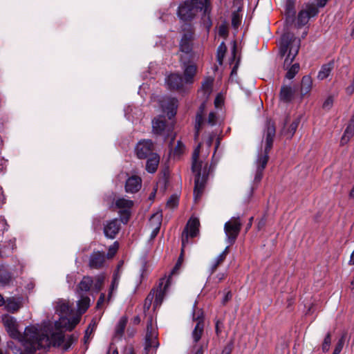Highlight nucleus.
<instances>
[{
  "mask_svg": "<svg viewBox=\"0 0 354 354\" xmlns=\"http://www.w3.org/2000/svg\"><path fill=\"white\" fill-rule=\"evenodd\" d=\"M199 11H203V17L207 19L212 24L210 13L212 4L210 0H185L180 3L177 10V16L183 23H192Z\"/></svg>",
  "mask_w": 354,
  "mask_h": 354,
  "instance_id": "nucleus-1",
  "label": "nucleus"
},
{
  "mask_svg": "<svg viewBox=\"0 0 354 354\" xmlns=\"http://www.w3.org/2000/svg\"><path fill=\"white\" fill-rule=\"evenodd\" d=\"M201 147V143H199L192 156V171L195 174L194 197L196 201L201 198L204 192L211 169V166L208 167L207 162L203 165V161L199 160Z\"/></svg>",
  "mask_w": 354,
  "mask_h": 354,
  "instance_id": "nucleus-2",
  "label": "nucleus"
},
{
  "mask_svg": "<svg viewBox=\"0 0 354 354\" xmlns=\"http://www.w3.org/2000/svg\"><path fill=\"white\" fill-rule=\"evenodd\" d=\"M276 129L274 122L268 118L266 120L263 130V138H265V149L258 156L257 160V168L264 170L269 160V153L273 146L275 137Z\"/></svg>",
  "mask_w": 354,
  "mask_h": 354,
  "instance_id": "nucleus-3",
  "label": "nucleus"
},
{
  "mask_svg": "<svg viewBox=\"0 0 354 354\" xmlns=\"http://www.w3.org/2000/svg\"><path fill=\"white\" fill-rule=\"evenodd\" d=\"M180 32L182 34L179 42V50L185 53L187 57L193 58L194 40L195 29L192 23H183L180 25Z\"/></svg>",
  "mask_w": 354,
  "mask_h": 354,
  "instance_id": "nucleus-4",
  "label": "nucleus"
},
{
  "mask_svg": "<svg viewBox=\"0 0 354 354\" xmlns=\"http://www.w3.org/2000/svg\"><path fill=\"white\" fill-rule=\"evenodd\" d=\"M37 338L39 342V345L43 348H49L51 346L59 347L64 343L65 336L64 333L60 332H53L50 335L41 333L37 328Z\"/></svg>",
  "mask_w": 354,
  "mask_h": 354,
  "instance_id": "nucleus-5",
  "label": "nucleus"
},
{
  "mask_svg": "<svg viewBox=\"0 0 354 354\" xmlns=\"http://www.w3.org/2000/svg\"><path fill=\"white\" fill-rule=\"evenodd\" d=\"M26 339L24 342V350L20 354H35L37 350L43 348L37 338V328L35 326H27L25 328Z\"/></svg>",
  "mask_w": 354,
  "mask_h": 354,
  "instance_id": "nucleus-6",
  "label": "nucleus"
},
{
  "mask_svg": "<svg viewBox=\"0 0 354 354\" xmlns=\"http://www.w3.org/2000/svg\"><path fill=\"white\" fill-rule=\"evenodd\" d=\"M242 227V223L239 216H234L227 221L224 225V231L226 235V241L230 245H233Z\"/></svg>",
  "mask_w": 354,
  "mask_h": 354,
  "instance_id": "nucleus-7",
  "label": "nucleus"
},
{
  "mask_svg": "<svg viewBox=\"0 0 354 354\" xmlns=\"http://www.w3.org/2000/svg\"><path fill=\"white\" fill-rule=\"evenodd\" d=\"M288 85H283L279 93V103L275 111V115L282 117L283 131L286 132V125L288 122Z\"/></svg>",
  "mask_w": 354,
  "mask_h": 354,
  "instance_id": "nucleus-8",
  "label": "nucleus"
},
{
  "mask_svg": "<svg viewBox=\"0 0 354 354\" xmlns=\"http://www.w3.org/2000/svg\"><path fill=\"white\" fill-rule=\"evenodd\" d=\"M158 335L153 330L152 318L147 322V333L145 336V354H156V349L159 346L157 339Z\"/></svg>",
  "mask_w": 354,
  "mask_h": 354,
  "instance_id": "nucleus-9",
  "label": "nucleus"
},
{
  "mask_svg": "<svg viewBox=\"0 0 354 354\" xmlns=\"http://www.w3.org/2000/svg\"><path fill=\"white\" fill-rule=\"evenodd\" d=\"M2 320L6 331L11 338L19 342H23L26 339L25 332L22 334L18 330V324L15 317L7 315L3 317Z\"/></svg>",
  "mask_w": 354,
  "mask_h": 354,
  "instance_id": "nucleus-10",
  "label": "nucleus"
},
{
  "mask_svg": "<svg viewBox=\"0 0 354 354\" xmlns=\"http://www.w3.org/2000/svg\"><path fill=\"white\" fill-rule=\"evenodd\" d=\"M156 147L151 140L143 139L140 140L136 145L134 151L136 157L140 160H145L147 158L156 153Z\"/></svg>",
  "mask_w": 354,
  "mask_h": 354,
  "instance_id": "nucleus-11",
  "label": "nucleus"
},
{
  "mask_svg": "<svg viewBox=\"0 0 354 354\" xmlns=\"http://www.w3.org/2000/svg\"><path fill=\"white\" fill-rule=\"evenodd\" d=\"M152 131L157 136L169 137L173 131V127L168 124L165 116L159 115L152 120Z\"/></svg>",
  "mask_w": 354,
  "mask_h": 354,
  "instance_id": "nucleus-12",
  "label": "nucleus"
},
{
  "mask_svg": "<svg viewBox=\"0 0 354 354\" xmlns=\"http://www.w3.org/2000/svg\"><path fill=\"white\" fill-rule=\"evenodd\" d=\"M192 59L185 56H181L180 58L181 66L184 70L185 81L187 84L193 83L194 77L197 71V66Z\"/></svg>",
  "mask_w": 354,
  "mask_h": 354,
  "instance_id": "nucleus-13",
  "label": "nucleus"
},
{
  "mask_svg": "<svg viewBox=\"0 0 354 354\" xmlns=\"http://www.w3.org/2000/svg\"><path fill=\"white\" fill-rule=\"evenodd\" d=\"M193 319L197 323L192 331V337L194 342L196 344L201 339L204 331V317L203 312L200 310L196 314L194 313Z\"/></svg>",
  "mask_w": 354,
  "mask_h": 354,
  "instance_id": "nucleus-14",
  "label": "nucleus"
},
{
  "mask_svg": "<svg viewBox=\"0 0 354 354\" xmlns=\"http://www.w3.org/2000/svg\"><path fill=\"white\" fill-rule=\"evenodd\" d=\"M79 322L80 318L77 317H73L69 319L66 316H61L59 319L55 322V328L57 330L66 328L71 331Z\"/></svg>",
  "mask_w": 354,
  "mask_h": 354,
  "instance_id": "nucleus-15",
  "label": "nucleus"
},
{
  "mask_svg": "<svg viewBox=\"0 0 354 354\" xmlns=\"http://www.w3.org/2000/svg\"><path fill=\"white\" fill-rule=\"evenodd\" d=\"M168 88L171 91H182L184 90L183 79L181 75L171 73L166 78Z\"/></svg>",
  "mask_w": 354,
  "mask_h": 354,
  "instance_id": "nucleus-16",
  "label": "nucleus"
},
{
  "mask_svg": "<svg viewBox=\"0 0 354 354\" xmlns=\"http://www.w3.org/2000/svg\"><path fill=\"white\" fill-rule=\"evenodd\" d=\"M120 221L118 218L112 219L104 226V236L109 239H113L119 233L120 230Z\"/></svg>",
  "mask_w": 354,
  "mask_h": 354,
  "instance_id": "nucleus-17",
  "label": "nucleus"
},
{
  "mask_svg": "<svg viewBox=\"0 0 354 354\" xmlns=\"http://www.w3.org/2000/svg\"><path fill=\"white\" fill-rule=\"evenodd\" d=\"M106 257L104 252L93 251L89 257L88 266L91 269H101L105 263Z\"/></svg>",
  "mask_w": 354,
  "mask_h": 354,
  "instance_id": "nucleus-18",
  "label": "nucleus"
},
{
  "mask_svg": "<svg viewBox=\"0 0 354 354\" xmlns=\"http://www.w3.org/2000/svg\"><path fill=\"white\" fill-rule=\"evenodd\" d=\"M181 241H182V247L180 250V256L177 260V262L176 263L174 267L173 268L171 274H176L178 270L180 269L183 262V257H184V252H185V248L187 244H188V232H187V228H186L184 231L182 232L181 235Z\"/></svg>",
  "mask_w": 354,
  "mask_h": 354,
  "instance_id": "nucleus-19",
  "label": "nucleus"
},
{
  "mask_svg": "<svg viewBox=\"0 0 354 354\" xmlns=\"http://www.w3.org/2000/svg\"><path fill=\"white\" fill-rule=\"evenodd\" d=\"M23 300L21 297L7 298L4 304L6 310L11 313L17 312L23 306Z\"/></svg>",
  "mask_w": 354,
  "mask_h": 354,
  "instance_id": "nucleus-20",
  "label": "nucleus"
},
{
  "mask_svg": "<svg viewBox=\"0 0 354 354\" xmlns=\"http://www.w3.org/2000/svg\"><path fill=\"white\" fill-rule=\"evenodd\" d=\"M141 185V178L138 176H132L126 181L125 191L129 193H136L140 189Z\"/></svg>",
  "mask_w": 354,
  "mask_h": 354,
  "instance_id": "nucleus-21",
  "label": "nucleus"
},
{
  "mask_svg": "<svg viewBox=\"0 0 354 354\" xmlns=\"http://www.w3.org/2000/svg\"><path fill=\"white\" fill-rule=\"evenodd\" d=\"M301 45L300 39L294 37V35H291L289 32V59L292 62L298 54Z\"/></svg>",
  "mask_w": 354,
  "mask_h": 354,
  "instance_id": "nucleus-22",
  "label": "nucleus"
},
{
  "mask_svg": "<svg viewBox=\"0 0 354 354\" xmlns=\"http://www.w3.org/2000/svg\"><path fill=\"white\" fill-rule=\"evenodd\" d=\"M146 167L145 169L147 172L150 174H153L157 171L159 162H160V156L156 153L152 154V156L146 158Z\"/></svg>",
  "mask_w": 354,
  "mask_h": 354,
  "instance_id": "nucleus-23",
  "label": "nucleus"
},
{
  "mask_svg": "<svg viewBox=\"0 0 354 354\" xmlns=\"http://www.w3.org/2000/svg\"><path fill=\"white\" fill-rule=\"evenodd\" d=\"M205 109V102H203L201 104L196 115V124H195V137H198L199 132L201 129L202 125L204 122V112Z\"/></svg>",
  "mask_w": 354,
  "mask_h": 354,
  "instance_id": "nucleus-24",
  "label": "nucleus"
},
{
  "mask_svg": "<svg viewBox=\"0 0 354 354\" xmlns=\"http://www.w3.org/2000/svg\"><path fill=\"white\" fill-rule=\"evenodd\" d=\"M93 279L89 276H84L77 287V293L83 295V292H88L93 286Z\"/></svg>",
  "mask_w": 354,
  "mask_h": 354,
  "instance_id": "nucleus-25",
  "label": "nucleus"
},
{
  "mask_svg": "<svg viewBox=\"0 0 354 354\" xmlns=\"http://www.w3.org/2000/svg\"><path fill=\"white\" fill-rule=\"evenodd\" d=\"M199 220L197 218H191L186 227L184 228L183 231L187 228L188 237L190 236L192 238L196 237L199 233Z\"/></svg>",
  "mask_w": 354,
  "mask_h": 354,
  "instance_id": "nucleus-26",
  "label": "nucleus"
},
{
  "mask_svg": "<svg viewBox=\"0 0 354 354\" xmlns=\"http://www.w3.org/2000/svg\"><path fill=\"white\" fill-rule=\"evenodd\" d=\"M284 30L286 29L284 28ZM279 57L282 59L288 52V32L284 31L278 41Z\"/></svg>",
  "mask_w": 354,
  "mask_h": 354,
  "instance_id": "nucleus-27",
  "label": "nucleus"
},
{
  "mask_svg": "<svg viewBox=\"0 0 354 354\" xmlns=\"http://www.w3.org/2000/svg\"><path fill=\"white\" fill-rule=\"evenodd\" d=\"M128 322V317L125 315L120 317L118 324L115 326L114 337L121 339L124 335L127 324Z\"/></svg>",
  "mask_w": 354,
  "mask_h": 354,
  "instance_id": "nucleus-28",
  "label": "nucleus"
},
{
  "mask_svg": "<svg viewBox=\"0 0 354 354\" xmlns=\"http://www.w3.org/2000/svg\"><path fill=\"white\" fill-rule=\"evenodd\" d=\"M162 281L159 284V289H157L155 295L154 306H160L164 299L165 292L169 286V280L167 279L163 288H162Z\"/></svg>",
  "mask_w": 354,
  "mask_h": 354,
  "instance_id": "nucleus-29",
  "label": "nucleus"
},
{
  "mask_svg": "<svg viewBox=\"0 0 354 354\" xmlns=\"http://www.w3.org/2000/svg\"><path fill=\"white\" fill-rule=\"evenodd\" d=\"M313 86V80L310 75H305L302 77L301 82L300 93L301 97L310 93Z\"/></svg>",
  "mask_w": 354,
  "mask_h": 354,
  "instance_id": "nucleus-30",
  "label": "nucleus"
},
{
  "mask_svg": "<svg viewBox=\"0 0 354 354\" xmlns=\"http://www.w3.org/2000/svg\"><path fill=\"white\" fill-rule=\"evenodd\" d=\"M334 64L335 62L333 60H331L329 62L323 64L318 73L317 78L320 80H323L327 78L330 74L332 70L333 69Z\"/></svg>",
  "mask_w": 354,
  "mask_h": 354,
  "instance_id": "nucleus-31",
  "label": "nucleus"
},
{
  "mask_svg": "<svg viewBox=\"0 0 354 354\" xmlns=\"http://www.w3.org/2000/svg\"><path fill=\"white\" fill-rule=\"evenodd\" d=\"M80 299L77 301V310L80 315L84 314L90 306V298L84 295H79Z\"/></svg>",
  "mask_w": 354,
  "mask_h": 354,
  "instance_id": "nucleus-32",
  "label": "nucleus"
},
{
  "mask_svg": "<svg viewBox=\"0 0 354 354\" xmlns=\"http://www.w3.org/2000/svg\"><path fill=\"white\" fill-rule=\"evenodd\" d=\"M309 19L310 18L308 17V12L302 10L298 13L295 26L297 28H301L308 22Z\"/></svg>",
  "mask_w": 354,
  "mask_h": 354,
  "instance_id": "nucleus-33",
  "label": "nucleus"
},
{
  "mask_svg": "<svg viewBox=\"0 0 354 354\" xmlns=\"http://www.w3.org/2000/svg\"><path fill=\"white\" fill-rule=\"evenodd\" d=\"M115 207L120 210L122 209H128L130 210V209L133 205V202L131 200H127L124 198H118L115 201Z\"/></svg>",
  "mask_w": 354,
  "mask_h": 354,
  "instance_id": "nucleus-34",
  "label": "nucleus"
},
{
  "mask_svg": "<svg viewBox=\"0 0 354 354\" xmlns=\"http://www.w3.org/2000/svg\"><path fill=\"white\" fill-rule=\"evenodd\" d=\"M11 279L10 272L3 266L0 267V283L3 286L8 285L10 282Z\"/></svg>",
  "mask_w": 354,
  "mask_h": 354,
  "instance_id": "nucleus-35",
  "label": "nucleus"
},
{
  "mask_svg": "<svg viewBox=\"0 0 354 354\" xmlns=\"http://www.w3.org/2000/svg\"><path fill=\"white\" fill-rule=\"evenodd\" d=\"M354 135V124L349 122L348 126L346 127L344 135L341 139V142L343 144L344 142H347L351 138H352Z\"/></svg>",
  "mask_w": 354,
  "mask_h": 354,
  "instance_id": "nucleus-36",
  "label": "nucleus"
},
{
  "mask_svg": "<svg viewBox=\"0 0 354 354\" xmlns=\"http://www.w3.org/2000/svg\"><path fill=\"white\" fill-rule=\"evenodd\" d=\"M227 51V46L224 41H222L217 48L216 60L219 65L223 64V59Z\"/></svg>",
  "mask_w": 354,
  "mask_h": 354,
  "instance_id": "nucleus-37",
  "label": "nucleus"
},
{
  "mask_svg": "<svg viewBox=\"0 0 354 354\" xmlns=\"http://www.w3.org/2000/svg\"><path fill=\"white\" fill-rule=\"evenodd\" d=\"M178 108V100L176 98L171 99L167 104V109L169 118H171L176 114Z\"/></svg>",
  "mask_w": 354,
  "mask_h": 354,
  "instance_id": "nucleus-38",
  "label": "nucleus"
},
{
  "mask_svg": "<svg viewBox=\"0 0 354 354\" xmlns=\"http://www.w3.org/2000/svg\"><path fill=\"white\" fill-rule=\"evenodd\" d=\"M213 81L212 78L207 77L202 83L201 89L207 95H209L212 92Z\"/></svg>",
  "mask_w": 354,
  "mask_h": 354,
  "instance_id": "nucleus-39",
  "label": "nucleus"
},
{
  "mask_svg": "<svg viewBox=\"0 0 354 354\" xmlns=\"http://www.w3.org/2000/svg\"><path fill=\"white\" fill-rule=\"evenodd\" d=\"M240 8L236 11H234L232 14V26L234 29H237L241 24V16L239 14Z\"/></svg>",
  "mask_w": 354,
  "mask_h": 354,
  "instance_id": "nucleus-40",
  "label": "nucleus"
},
{
  "mask_svg": "<svg viewBox=\"0 0 354 354\" xmlns=\"http://www.w3.org/2000/svg\"><path fill=\"white\" fill-rule=\"evenodd\" d=\"M104 281V277L103 275H98L93 279L92 287L95 292H98L102 289Z\"/></svg>",
  "mask_w": 354,
  "mask_h": 354,
  "instance_id": "nucleus-41",
  "label": "nucleus"
},
{
  "mask_svg": "<svg viewBox=\"0 0 354 354\" xmlns=\"http://www.w3.org/2000/svg\"><path fill=\"white\" fill-rule=\"evenodd\" d=\"M120 274L118 273V272H115L113 274V279H112V281H111V288H110V292L109 293V295H108V299H109L111 297V292L112 290H113L114 289H116L118 286V283H119V280H120Z\"/></svg>",
  "mask_w": 354,
  "mask_h": 354,
  "instance_id": "nucleus-42",
  "label": "nucleus"
},
{
  "mask_svg": "<svg viewBox=\"0 0 354 354\" xmlns=\"http://www.w3.org/2000/svg\"><path fill=\"white\" fill-rule=\"evenodd\" d=\"M71 310V307L67 303H61L57 306V311L59 312L62 316H66Z\"/></svg>",
  "mask_w": 354,
  "mask_h": 354,
  "instance_id": "nucleus-43",
  "label": "nucleus"
},
{
  "mask_svg": "<svg viewBox=\"0 0 354 354\" xmlns=\"http://www.w3.org/2000/svg\"><path fill=\"white\" fill-rule=\"evenodd\" d=\"M331 344V334L328 333L324 337V342L322 345V349L324 353H326L329 351Z\"/></svg>",
  "mask_w": 354,
  "mask_h": 354,
  "instance_id": "nucleus-44",
  "label": "nucleus"
},
{
  "mask_svg": "<svg viewBox=\"0 0 354 354\" xmlns=\"http://www.w3.org/2000/svg\"><path fill=\"white\" fill-rule=\"evenodd\" d=\"M77 340V337H76L75 335L72 334L68 335L66 341H64V343L63 344V350L64 351H68V349L71 346V345Z\"/></svg>",
  "mask_w": 354,
  "mask_h": 354,
  "instance_id": "nucleus-45",
  "label": "nucleus"
},
{
  "mask_svg": "<svg viewBox=\"0 0 354 354\" xmlns=\"http://www.w3.org/2000/svg\"><path fill=\"white\" fill-rule=\"evenodd\" d=\"M300 122H301V117L297 116L296 118L294 119V120L292 122V123L289 126V134H291V136H292L293 134L297 131Z\"/></svg>",
  "mask_w": 354,
  "mask_h": 354,
  "instance_id": "nucleus-46",
  "label": "nucleus"
},
{
  "mask_svg": "<svg viewBox=\"0 0 354 354\" xmlns=\"http://www.w3.org/2000/svg\"><path fill=\"white\" fill-rule=\"evenodd\" d=\"M179 202V197L177 194H172L167 202V205L174 208L178 207Z\"/></svg>",
  "mask_w": 354,
  "mask_h": 354,
  "instance_id": "nucleus-47",
  "label": "nucleus"
},
{
  "mask_svg": "<svg viewBox=\"0 0 354 354\" xmlns=\"http://www.w3.org/2000/svg\"><path fill=\"white\" fill-rule=\"evenodd\" d=\"M300 70V65L298 63L293 64L289 67V80L293 79Z\"/></svg>",
  "mask_w": 354,
  "mask_h": 354,
  "instance_id": "nucleus-48",
  "label": "nucleus"
},
{
  "mask_svg": "<svg viewBox=\"0 0 354 354\" xmlns=\"http://www.w3.org/2000/svg\"><path fill=\"white\" fill-rule=\"evenodd\" d=\"M225 257H223L222 254H219L217 258L215 260V262L212 265V268H211V272L212 273H214L217 268L221 264L223 263V262L225 261Z\"/></svg>",
  "mask_w": 354,
  "mask_h": 354,
  "instance_id": "nucleus-49",
  "label": "nucleus"
},
{
  "mask_svg": "<svg viewBox=\"0 0 354 354\" xmlns=\"http://www.w3.org/2000/svg\"><path fill=\"white\" fill-rule=\"evenodd\" d=\"M119 214L120 215L121 221L123 223H127L130 218L131 212L130 210L128 209H122L119 211Z\"/></svg>",
  "mask_w": 354,
  "mask_h": 354,
  "instance_id": "nucleus-50",
  "label": "nucleus"
},
{
  "mask_svg": "<svg viewBox=\"0 0 354 354\" xmlns=\"http://www.w3.org/2000/svg\"><path fill=\"white\" fill-rule=\"evenodd\" d=\"M234 339H231L223 348L221 354H231L234 348Z\"/></svg>",
  "mask_w": 354,
  "mask_h": 354,
  "instance_id": "nucleus-51",
  "label": "nucleus"
},
{
  "mask_svg": "<svg viewBox=\"0 0 354 354\" xmlns=\"http://www.w3.org/2000/svg\"><path fill=\"white\" fill-rule=\"evenodd\" d=\"M306 12H308V17L310 18V17L316 16L319 12V10H318V8L316 7L315 6L310 5L308 6Z\"/></svg>",
  "mask_w": 354,
  "mask_h": 354,
  "instance_id": "nucleus-52",
  "label": "nucleus"
},
{
  "mask_svg": "<svg viewBox=\"0 0 354 354\" xmlns=\"http://www.w3.org/2000/svg\"><path fill=\"white\" fill-rule=\"evenodd\" d=\"M223 327L224 325L222 320L218 319L215 320V333L217 336H219L221 334Z\"/></svg>",
  "mask_w": 354,
  "mask_h": 354,
  "instance_id": "nucleus-53",
  "label": "nucleus"
},
{
  "mask_svg": "<svg viewBox=\"0 0 354 354\" xmlns=\"http://www.w3.org/2000/svg\"><path fill=\"white\" fill-rule=\"evenodd\" d=\"M118 249V242H115L113 245L110 246V248H109L107 258H112L116 254Z\"/></svg>",
  "mask_w": 354,
  "mask_h": 354,
  "instance_id": "nucleus-54",
  "label": "nucleus"
},
{
  "mask_svg": "<svg viewBox=\"0 0 354 354\" xmlns=\"http://www.w3.org/2000/svg\"><path fill=\"white\" fill-rule=\"evenodd\" d=\"M185 146L181 141H178L176 146L174 149V153L176 155H180L183 153Z\"/></svg>",
  "mask_w": 354,
  "mask_h": 354,
  "instance_id": "nucleus-55",
  "label": "nucleus"
},
{
  "mask_svg": "<svg viewBox=\"0 0 354 354\" xmlns=\"http://www.w3.org/2000/svg\"><path fill=\"white\" fill-rule=\"evenodd\" d=\"M153 297H154V295L153 294H151V292H150L148 296L147 297V298L145 299V304H144V308L145 309H147L149 310L151 305V303H152V301L153 299Z\"/></svg>",
  "mask_w": 354,
  "mask_h": 354,
  "instance_id": "nucleus-56",
  "label": "nucleus"
},
{
  "mask_svg": "<svg viewBox=\"0 0 354 354\" xmlns=\"http://www.w3.org/2000/svg\"><path fill=\"white\" fill-rule=\"evenodd\" d=\"M343 346L344 341L342 339H340L335 345V349L332 354H339L343 348Z\"/></svg>",
  "mask_w": 354,
  "mask_h": 354,
  "instance_id": "nucleus-57",
  "label": "nucleus"
},
{
  "mask_svg": "<svg viewBox=\"0 0 354 354\" xmlns=\"http://www.w3.org/2000/svg\"><path fill=\"white\" fill-rule=\"evenodd\" d=\"M218 34L220 36L225 37L228 35V30L225 24H221L218 28Z\"/></svg>",
  "mask_w": 354,
  "mask_h": 354,
  "instance_id": "nucleus-58",
  "label": "nucleus"
},
{
  "mask_svg": "<svg viewBox=\"0 0 354 354\" xmlns=\"http://www.w3.org/2000/svg\"><path fill=\"white\" fill-rule=\"evenodd\" d=\"M232 298V292L230 290H227L223 299H222V301H221V304L223 306H225L227 304V303L230 301Z\"/></svg>",
  "mask_w": 354,
  "mask_h": 354,
  "instance_id": "nucleus-59",
  "label": "nucleus"
},
{
  "mask_svg": "<svg viewBox=\"0 0 354 354\" xmlns=\"http://www.w3.org/2000/svg\"><path fill=\"white\" fill-rule=\"evenodd\" d=\"M263 170L257 168L256 174H255L254 179V182L259 183L263 178Z\"/></svg>",
  "mask_w": 354,
  "mask_h": 354,
  "instance_id": "nucleus-60",
  "label": "nucleus"
},
{
  "mask_svg": "<svg viewBox=\"0 0 354 354\" xmlns=\"http://www.w3.org/2000/svg\"><path fill=\"white\" fill-rule=\"evenodd\" d=\"M231 51H232V57L230 59V64L234 62V59L236 58V56L237 46H236V41H233V45H232Z\"/></svg>",
  "mask_w": 354,
  "mask_h": 354,
  "instance_id": "nucleus-61",
  "label": "nucleus"
},
{
  "mask_svg": "<svg viewBox=\"0 0 354 354\" xmlns=\"http://www.w3.org/2000/svg\"><path fill=\"white\" fill-rule=\"evenodd\" d=\"M208 123L211 125H214L216 122V115L214 112H210L208 115Z\"/></svg>",
  "mask_w": 354,
  "mask_h": 354,
  "instance_id": "nucleus-62",
  "label": "nucleus"
},
{
  "mask_svg": "<svg viewBox=\"0 0 354 354\" xmlns=\"http://www.w3.org/2000/svg\"><path fill=\"white\" fill-rule=\"evenodd\" d=\"M333 103V100L332 97H328L327 99L324 101L323 104V108L329 109L331 108Z\"/></svg>",
  "mask_w": 354,
  "mask_h": 354,
  "instance_id": "nucleus-63",
  "label": "nucleus"
},
{
  "mask_svg": "<svg viewBox=\"0 0 354 354\" xmlns=\"http://www.w3.org/2000/svg\"><path fill=\"white\" fill-rule=\"evenodd\" d=\"M266 224V216H263L259 221L257 225V230L259 231L261 230Z\"/></svg>",
  "mask_w": 354,
  "mask_h": 354,
  "instance_id": "nucleus-64",
  "label": "nucleus"
}]
</instances>
